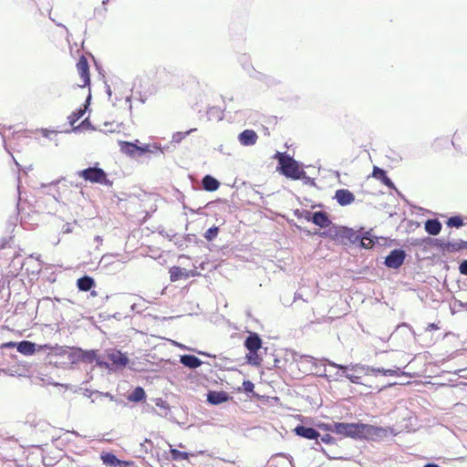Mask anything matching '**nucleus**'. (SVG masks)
Returning a JSON list of instances; mask_svg holds the SVG:
<instances>
[{"label":"nucleus","mask_w":467,"mask_h":467,"mask_svg":"<svg viewBox=\"0 0 467 467\" xmlns=\"http://www.w3.org/2000/svg\"><path fill=\"white\" fill-rule=\"evenodd\" d=\"M424 227L428 234L437 235L441 230V223L437 219H430L425 222Z\"/></svg>","instance_id":"obj_20"},{"label":"nucleus","mask_w":467,"mask_h":467,"mask_svg":"<svg viewBox=\"0 0 467 467\" xmlns=\"http://www.w3.org/2000/svg\"><path fill=\"white\" fill-rule=\"evenodd\" d=\"M181 363L190 368H196L202 365L200 358L193 355H182L180 358Z\"/></svg>","instance_id":"obj_19"},{"label":"nucleus","mask_w":467,"mask_h":467,"mask_svg":"<svg viewBox=\"0 0 467 467\" xmlns=\"http://www.w3.org/2000/svg\"><path fill=\"white\" fill-rule=\"evenodd\" d=\"M86 109H87V106L85 105L84 106V109H79L76 111H73L68 117H67V119H68V122L71 126H74L75 123L80 119L83 115L85 114L86 112Z\"/></svg>","instance_id":"obj_28"},{"label":"nucleus","mask_w":467,"mask_h":467,"mask_svg":"<svg viewBox=\"0 0 467 467\" xmlns=\"http://www.w3.org/2000/svg\"><path fill=\"white\" fill-rule=\"evenodd\" d=\"M77 285L79 290L86 292L95 285V281L92 277L85 275L78 280Z\"/></svg>","instance_id":"obj_24"},{"label":"nucleus","mask_w":467,"mask_h":467,"mask_svg":"<svg viewBox=\"0 0 467 467\" xmlns=\"http://www.w3.org/2000/svg\"><path fill=\"white\" fill-rule=\"evenodd\" d=\"M140 451H141L142 452L147 453L149 451H150V450H151V448H152V442H151L150 440H147V439H146L143 442H141V443L140 444Z\"/></svg>","instance_id":"obj_32"},{"label":"nucleus","mask_w":467,"mask_h":467,"mask_svg":"<svg viewBox=\"0 0 467 467\" xmlns=\"http://www.w3.org/2000/svg\"><path fill=\"white\" fill-rule=\"evenodd\" d=\"M335 243L342 245H350L357 244L360 239V232L346 226H332L327 231L321 234Z\"/></svg>","instance_id":"obj_1"},{"label":"nucleus","mask_w":467,"mask_h":467,"mask_svg":"<svg viewBox=\"0 0 467 467\" xmlns=\"http://www.w3.org/2000/svg\"><path fill=\"white\" fill-rule=\"evenodd\" d=\"M229 399H230L229 394L223 390L222 391L211 390L207 394V400L212 405H219L223 402L227 401Z\"/></svg>","instance_id":"obj_15"},{"label":"nucleus","mask_w":467,"mask_h":467,"mask_svg":"<svg viewBox=\"0 0 467 467\" xmlns=\"http://www.w3.org/2000/svg\"><path fill=\"white\" fill-rule=\"evenodd\" d=\"M275 158L278 160L281 173L285 177L299 180L304 174V171L292 157L285 153L277 152Z\"/></svg>","instance_id":"obj_4"},{"label":"nucleus","mask_w":467,"mask_h":467,"mask_svg":"<svg viewBox=\"0 0 467 467\" xmlns=\"http://www.w3.org/2000/svg\"><path fill=\"white\" fill-rule=\"evenodd\" d=\"M434 245L439 247L443 253H455L462 249H467V242L463 241L451 243L436 239Z\"/></svg>","instance_id":"obj_10"},{"label":"nucleus","mask_w":467,"mask_h":467,"mask_svg":"<svg viewBox=\"0 0 467 467\" xmlns=\"http://www.w3.org/2000/svg\"><path fill=\"white\" fill-rule=\"evenodd\" d=\"M17 351L25 356L33 355L36 350L40 351L43 349L52 350L53 347L49 345H39L36 348V345L31 341H21L16 345Z\"/></svg>","instance_id":"obj_9"},{"label":"nucleus","mask_w":467,"mask_h":467,"mask_svg":"<svg viewBox=\"0 0 467 467\" xmlns=\"http://www.w3.org/2000/svg\"><path fill=\"white\" fill-rule=\"evenodd\" d=\"M294 431L296 435L308 440H317L319 436V433L317 430L310 427H305L303 425L296 426Z\"/></svg>","instance_id":"obj_16"},{"label":"nucleus","mask_w":467,"mask_h":467,"mask_svg":"<svg viewBox=\"0 0 467 467\" xmlns=\"http://www.w3.org/2000/svg\"><path fill=\"white\" fill-rule=\"evenodd\" d=\"M192 130H190L186 131L185 133L177 132V133L173 134L172 141H175L177 143L181 142L185 138V136L188 135Z\"/></svg>","instance_id":"obj_33"},{"label":"nucleus","mask_w":467,"mask_h":467,"mask_svg":"<svg viewBox=\"0 0 467 467\" xmlns=\"http://www.w3.org/2000/svg\"><path fill=\"white\" fill-rule=\"evenodd\" d=\"M119 145L121 151L126 153L127 155L135 156V154L137 153L138 145L136 143L120 141Z\"/></svg>","instance_id":"obj_25"},{"label":"nucleus","mask_w":467,"mask_h":467,"mask_svg":"<svg viewBox=\"0 0 467 467\" xmlns=\"http://www.w3.org/2000/svg\"><path fill=\"white\" fill-rule=\"evenodd\" d=\"M88 119H85L84 121H82V125H84L86 122H87Z\"/></svg>","instance_id":"obj_44"},{"label":"nucleus","mask_w":467,"mask_h":467,"mask_svg":"<svg viewBox=\"0 0 467 467\" xmlns=\"http://www.w3.org/2000/svg\"><path fill=\"white\" fill-rule=\"evenodd\" d=\"M146 399V394L144 389L141 387H136L130 394L127 396V400L132 402H139L144 400Z\"/></svg>","instance_id":"obj_22"},{"label":"nucleus","mask_w":467,"mask_h":467,"mask_svg":"<svg viewBox=\"0 0 467 467\" xmlns=\"http://www.w3.org/2000/svg\"><path fill=\"white\" fill-rule=\"evenodd\" d=\"M358 243H359L362 247L368 249V248L373 247L375 241L369 235L368 233H366L364 234L360 233V239Z\"/></svg>","instance_id":"obj_27"},{"label":"nucleus","mask_w":467,"mask_h":467,"mask_svg":"<svg viewBox=\"0 0 467 467\" xmlns=\"http://www.w3.org/2000/svg\"><path fill=\"white\" fill-rule=\"evenodd\" d=\"M446 223L450 227L459 228L463 225V220L461 216H452L448 219Z\"/></svg>","instance_id":"obj_30"},{"label":"nucleus","mask_w":467,"mask_h":467,"mask_svg":"<svg viewBox=\"0 0 467 467\" xmlns=\"http://www.w3.org/2000/svg\"><path fill=\"white\" fill-rule=\"evenodd\" d=\"M372 176L389 188L394 186L391 180L387 176L386 171L377 166L373 168Z\"/></svg>","instance_id":"obj_18"},{"label":"nucleus","mask_w":467,"mask_h":467,"mask_svg":"<svg viewBox=\"0 0 467 467\" xmlns=\"http://www.w3.org/2000/svg\"><path fill=\"white\" fill-rule=\"evenodd\" d=\"M370 425L363 423L334 422L329 430L338 435L351 438H361L369 433Z\"/></svg>","instance_id":"obj_3"},{"label":"nucleus","mask_w":467,"mask_h":467,"mask_svg":"<svg viewBox=\"0 0 467 467\" xmlns=\"http://www.w3.org/2000/svg\"><path fill=\"white\" fill-rule=\"evenodd\" d=\"M438 328H439L438 326L434 323L429 324V326H428L429 330H437Z\"/></svg>","instance_id":"obj_39"},{"label":"nucleus","mask_w":467,"mask_h":467,"mask_svg":"<svg viewBox=\"0 0 467 467\" xmlns=\"http://www.w3.org/2000/svg\"><path fill=\"white\" fill-rule=\"evenodd\" d=\"M160 416L167 419L168 420L182 427L189 428L195 424H199L195 416H190L188 410H162Z\"/></svg>","instance_id":"obj_6"},{"label":"nucleus","mask_w":467,"mask_h":467,"mask_svg":"<svg viewBox=\"0 0 467 467\" xmlns=\"http://www.w3.org/2000/svg\"><path fill=\"white\" fill-rule=\"evenodd\" d=\"M243 387H244V390L245 392H252L254 388V385L250 380H246V381H244Z\"/></svg>","instance_id":"obj_35"},{"label":"nucleus","mask_w":467,"mask_h":467,"mask_svg":"<svg viewBox=\"0 0 467 467\" xmlns=\"http://www.w3.org/2000/svg\"><path fill=\"white\" fill-rule=\"evenodd\" d=\"M170 447H171L170 445ZM170 453H171V460L172 461H181V460H188L189 459V456L190 454L188 452H185V451H181L177 449H173V448H171L170 450Z\"/></svg>","instance_id":"obj_29"},{"label":"nucleus","mask_w":467,"mask_h":467,"mask_svg":"<svg viewBox=\"0 0 467 467\" xmlns=\"http://www.w3.org/2000/svg\"><path fill=\"white\" fill-rule=\"evenodd\" d=\"M78 176L85 182L111 186L112 182L108 179L105 171L99 167H89L78 171Z\"/></svg>","instance_id":"obj_7"},{"label":"nucleus","mask_w":467,"mask_h":467,"mask_svg":"<svg viewBox=\"0 0 467 467\" xmlns=\"http://www.w3.org/2000/svg\"><path fill=\"white\" fill-rule=\"evenodd\" d=\"M17 344H16L15 342H6V343H4L2 344L1 348H12L14 347H16Z\"/></svg>","instance_id":"obj_38"},{"label":"nucleus","mask_w":467,"mask_h":467,"mask_svg":"<svg viewBox=\"0 0 467 467\" xmlns=\"http://www.w3.org/2000/svg\"><path fill=\"white\" fill-rule=\"evenodd\" d=\"M239 141L244 146L254 145L257 141L258 136L253 130H245L238 136Z\"/></svg>","instance_id":"obj_14"},{"label":"nucleus","mask_w":467,"mask_h":467,"mask_svg":"<svg viewBox=\"0 0 467 467\" xmlns=\"http://www.w3.org/2000/svg\"><path fill=\"white\" fill-rule=\"evenodd\" d=\"M335 199L341 206L351 204L355 201V195L347 189H339L336 191Z\"/></svg>","instance_id":"obj_12"},{"label":"nucleus","mask_w":467,"mask_h":467,"mask_svg":"<svg viewBox=\"0 0 467 467\" xmlns=\"http://www.w3.org/2000/svg\"><path fill=\"white\" fill-rule=\"evenodd\" d=\"M188 275L179 266H172L170 269V279L171 282L178 281L182 277H187Z\"/></svg>","instance_id":"obj_26"},{"label":"nucleus","mask_w":467,"mask_h":467,"mask_svg":"<svg viewBox=\"0 0 467 467\" xmlns=\"http://www.w3.org/2000/svg\"><path fill=\"white\" fill-rule=\"evenodd\" d=\"M78 74L79 75L80 80L78 83V86L80 88H85L90 84V74H89V65L87 57L81 56L76 65Z\"/></svg>","instance_id":"obj_8"},{"label":"nucleus","mask_w":467,"mask_h":467,"mask_svg":"<svg viewBox=\"0 0 467 467\" xmlns=\"http://www.w3.org/2000/svg\"><path fill=\"white\" fill-rule=\"evenodd\" d=\"M405 252L401 249H395L385 259V265L389 268L397 269L404 262Z\"/></svg>","instance_id":"obj_11"},{"label":"nucleus","mask_w":467,"mask_h":467,"mask_svg":"<svg viewBox=\"0 0 467 467\" xmlns=\"http://www.w3.org/2000/svg\"><path fill=\"white\" fill-rule=\"evenodd\" d=\"M179 447H180V448H184V445H183L182 443H180V444H179Z\"/></svg>","instance_id":"obj_42"},{"label":"nucleus","mask_w":467,"mask_h":467,"mask_svg":"<svg viewBox=\"0 0 467 467\" xmlns=\"http://www.w3.org/2000/svg\"><path fill=\"white\" fill-rule=\"evenodd\" d=\"M244 347L250 351V353L256 354L262 347V340L256 333H253L245 339Z\"/></svg>","instance_id":"obj_13"},{"label":"nucleus","mask_w":467,"mask_h":467,"mask_svg":"<svg viewBox=\"0 0 467 467\" xmlns=\"http://www.w3.org/2000/svg\"><path fill=\"white\" fill-rule=\"evenodd\" d=\"M340 369L344 376L349 379L352 383L355 384H366L361 381V379L366 376H370L376 372V369L370 368L368 367H364L361 365H352V366H341ZM377 372H383L384 375H394L395 371L389 369H377Z\"/></svg>","instance_id":"obj_2"},{"label":"nucleus","mask_w":467,"mask_h":467,"mask_svg":"<svg viewBox=\"0 0 467 467\" xmlns=\"http://www.w3.org/2000/svg\"><path fill=\"white\" fill-rule=\"evenodd\" d=\"M146 152H151L150 145H145V146L138 145L137 153L139 156H142Z\"/></svg>","instance_id":"obj_34"},{"label":"nucleus","mask_w":467,"mask_h":467,"mask_svg":"<svg viewBox=\"0 0 467 467\" xmlns=\"http://www.w3.org/2000/svg\"><path fill=\"white\" fill-rule=\"evenodd\" d=\"M312 222L322 228L327 227L331 223L327 214L324 212L314 213L312 215Z\"/></svg>","instance_id":"obj_17"},{"label":"nucleus","mask_w":467,"mask_h":467,"mask_svg":"<svg viewBox=\"0 0 467 467\" xmlns=\"http://www.w3.org/2000/svg\"><path fill=\"white\" fill-rule=\"evenodd\" d=\"M101 460L103 463L107 466L110 467H121L123 462L119 460L114 454L112 453H103L101 455Z\"/></svg>","instance_id":"obj_21"},{"label":"nucleus","mask_w":467,"mask_h":467,"mask_svg":"<svg viewBox=\"0 0 467 467\" xmlns=\"http://www.w3.org/2000/svg\"><path fill=\"white\" fill-rule=\"evenodd\" d=\"M107 2H108V0H103L102 4H106Z\"/></svg>","instance_id":"obj_43"},{"label":"nucleus","mask_w":467,"mask_h":467,"mask_svg":"<svg viewBox=\"0 0 467 467\" xmlns=\"http://www.w3.org/2000/svg\"><path fill=\"white\" fill-rule=\"evenodd\" d=\"M219 182L210 175H206L202 179V187L208 192H214L219 188Z\"/></svg>","instance_id":"obj_23"},{"label":"nucleus","mask_w":467,"mask_h":467,"mask_svg":"<svg viewBox=\"0 0 467 467\" xmlns=\"http://www.w3.org/2000/svg\"><path fill=\"white\" fill-rule=\"evenodd\" d=\"M218 233L219 228L217 226H213L205 232L204 237L206 240L212 241L218 235Z\"/></svg>","instance_id":"obj_31"},{"label":"nucleus","mask_w":467,"mask_h":467,"mask_svg":"<svg viewBox=\"0 0 467 467\" xmlns=\"http://www.w3.org/2000/svg\"><path fill=\"white\" fill-rule=\"evenodd\" d=\"M424 467H440V466L436 463H427L424 465Z\"/></svg>","instance_id":"obj_41"},{"label":"nucleus","mask_w":467,"mask_h":467,"mask_svg":"<svg viewBox=\"0 0 467 467\" xmlns=\"http://www.w3.org/2000/svg\"><path fill=\"white\" fill-rule=\"evenodd\" d=\"M330 439H331V438H330V436H329L328 434H326V435H324V436L321 438L322 441H324V442H328V441H330Z\"/></svg>","instance_id":"obj_40"},{"label":"nucleus","mask_w":467,"mask_h":467,"mask_svg":"<svg viewBox=\"0 0 467 467\" xmlns=\"http://www.w3.org/2000/svg\"><path fill=\"white\" fill-rule=\"evenodd\" d=\"M87 357H88V359H90V360H96V361H97V359H98V358H100L97 355V352H96V351H94V350H92V351L88 352V353L87 354Z\"/></svg>","instance_id":"obj_37"},{"label":"nucleus","mask_w":467,"mask_h":467,"mask_svg":"<svg viewBox=\"0 0 467 467\" xmlns=\"http://www.w3.org/2000/svg\"><path fill=\"white\" fill-rule=\"evenodd\" d=\"M459 271L462 275H467V260H464L460 264Z\"/></svg>","instance_id":"obj_36"},{"label":"nucleus","mask_w":467,"mask_h":467,"mask_svg":"<svg viewBox=\"0 0 467 467\" xmlns=\"http://www.w3.org/2000/svg\"><path fill=\"white\" fill-rule=\"evenodd\" d=\"M106 358L108 361L97 359V365L100 368L109 369H122L129 364V358L117 348H109L106 351Z\"/></svg>","instance_id":"obj_5"}]
</instances>
